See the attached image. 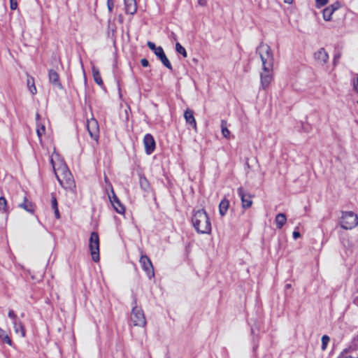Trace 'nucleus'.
<instances>
[{
	"label": "nucleus",
	"instance_id": "1",
	"mask_svg": "<svg viewBox=\"0 0 358 358\" xmlns=\"http://www.w3.org/2000/svg\"><path fill=\"white\" fill-rule=\"evenodd\" d=\"M50 162L59 184L66 189L73 190L76 187L75 181L64 160L54 152L50 157Z\"/></svg>",
	"mask_w": 358,
	"mask_h": 358
},
{
	"label": "nucleus",
	"instance_id": "2",
	"mask_svg": "<svg viewBox=\"0 0 358 358\" xmlns=\"http://www.w3.org/2000/svg\"><path fill=\"white\" fill-rule=\"evenodd\" d=\"M192 224L196 231L199 234H210L211 231V223L210 218L203 209L194 212L192 217Z\"/></svg>",
	"mask_w": 358,
	"mask_h": 358
},
{
	"label": "nucleus",
	"instance_id": "3",
	"mask_svg": "<svg viewBox=\"0 0 358 358\" xmlns=\"http://www.w3.org/2000/svg\"><path fill=\"white\" fill-rule=\"evenodd\" d=\"M257 53L259 55V57L262 64V69H270L273 68V53L271 47L266 43H261L257 48Z\"/></svg>",
	"mask_w": 358,
	"mask_h": 358
},
{
	"label": "nucleus",
	"instance_id": "4",
	"mask_svg": "<svg viewBox=\"0 0 358 358\" xmlns=\"http://www.w3.org/2000/svg\"><path fill=\"white\" fill-rule=\"evenodd\" d=\"M358 224V217L352 211L342 213L340 225L344 229H352Z\"/></svg>",
	"mask_w": 358,
	"mask_h": 358
},
{
	"label": "nucleus",
	"instance_id": "5",
	"mask_svg": "<svg viewBox=\"0 0 358 358\" xmlns=\"http://www.w3.org/2000/svg\"><path fill=\"white\" fill-rule=\"evenodd\" d=\"M89 248L92 260L95 262L99 261V238L96 232L91 233L89 240Z\"/></svg>",
	"mask_w": 358,
	"mask_h": 358
},
{
	"label": "nucleus",
	"instance_id": "6",
	"mask_svg": "<svg viewBox=\"0 0 358 358\" xmlns=\"http://www.w3.org/2000/svg\"><path fill=\"white\" fill-rule=\"evenodd\" d=\"M131 321L134 326L144 327L146 325V319L143 310L138 306L132 308L131 313Z\"/></svg>",
	"mask_w": 358,
	"mask_h": 358
},
{
	"label": "nucleus",
	"instance_id": "7",
	"mask_svg": "<svg viewBox=\"0 0 358 358\" xmlns=\"http://www.w3.org/2000/svg\"><path fill=\"white\" fill-rule=\"evenodd\" d=\"M140 265L142 269L145 272L148 278L151 279L155 275L154 268L150 258L141 252L139 259Z\"/></svg>",
	"mask_w": 358,
	"mask_h": 358
},
{
	"label": "nucleus",
	"instance_id": "8",
	"mask_svg": "<svg viewBox=\"0 0 358 358\" xmlns=\"http://www.w3.org/2000/svg\"><path fill=\"white\" fill-rule=\"evenodd\" d=\"M109 187L110 188L112 195L108 194V197L111 204L113 205L114 209L117 213H118L119 214H124L125 211L124 206L121 203V202L115 195L111 184H109Z\"/></svg>",
	"mask_w": 358,
	"mask_h": 358
},
{
	"label": "nucleus",
	"instance_id": "9",
	"mask_svg": "<svg viewBox=\"0 0 358 358\" xmlns=\"http://www.w3.org/2000/svg\"><path fill=\"white\" fill-rule=\"evenodd\" d=\"M273 68H271L268 70L262 69L260 73L261 86L264 90L268 87L273 80Z\"/></svg>",
	"mask_w": 358,
	"mask_h": 358
},
{
	"label": "nucleus",
	"instance_id": "10",
	"mask_svg": "<svg viewBox=\"0 0 358 358\" xmlns=\"http://www.w3.org/2000/svg\"><path fill=\"white\" fill-rule=\"evenodd\" d=\"M237 193L241 199L242 207L243 208H248L252 206V201L250 194L246 193L243 187L237 189Z\"/></svg>",
	"mask_w": 358,
	"mask_h": 358
},
{
	"label": "nucleus",
	"instance_id": "11",
	"mask_svg": "<svg viewBox=\"0 0 358 358\" xmlns=\"http://www.w3.org/2000/svg\"><path fill=\"white\" fill-rule=\"evenodd\" d=\"M87 128L90 136L94 139H97L99 131L98 122L94 118L88 120L87 122Z\"/></svg>",
	"mask_w": 358,
	"mask_h": 358
},
{
	"label": "nucleus",
	"instance_id": "12",
	"mask_svg": "<svg viewBox=\"0 0 358 358\" xmlns=\"http://www.w3.org/2000/svg\"><path fill=\"white\" fill-rule=\"evenodd\" d=\"M143 144L145 147V151L147 155H150L154 152L155 149V141L151 134H147L145 135L143 138Z\"/></svg>",
	"mask_w": 358,
	"mask_h": 358
},
{
	"label": "nucleus",
	"instance_id": "13",
	"mask_svg": "<svg viewBox=\"0 0 358 358\" xmlns=\"http://www.w3.org/2000/svg\"><path fill=\"white\" fill-rule=\"evenodd\" d=\"M314 59L320 65H324L329 60V55L324 50L321 48L314 53Z\"/></svg>",
	"mask_w": 358,
	"mask_h": 358
},
{
	"label": "nucleus",
	"instance_id": "14",
	"mask_svg": "<svg viewBox=\"0 0 358 358\" xmlns=\"http://www.w3.org/2000/svg\"><path fill=\"white\" fill-rule=\"evenodd\" d=\"M340 4L336 2L323 10L322 15L325 21H330L333 13L339 8Z\"/></svg>",
	"mask_w": 358,
	"mask_h": 358
},
{
	"label": "nucleus",
	"instance_id": "15",
	"mask_svg": "<svg viewBox=\"0 0 358 358\" xmlns=\"http://www.w3.org/2000/svg\"><path fill=\"white\" fill-rule=\"evenodd\" d=\"M155 55L160 59L162 63L169 69H172V66L171 62H169V59L166 56L164 50L162 47L159 46L158 49L157 50V52L155 53Z\"/></svg>",
	"mask_w": 358,
	"mask_h": 358
},
{
	"label": "nucleus",
	"instance_id": "16",
	"mask_svg": "<svg viewBox=\"0 0 358 358\" xmlns=\"http://www.w3.org/2000/svg\"><path fill=\"white\" fill-rule=\"evenodd\" d=\"M124 10L127 14L134 15L137 10L136 0H124Z\"/></svg>",
	"mask_w": 358,
	"mask_h": 358
},
{
	"label": "nucleus",
	"instance_id": "17",
	"mask_svg": "<svg viewBox=\"0 0 358 358\" xmlns=\"http://www.w3.org/2000/svg\"><path fill=\"white\" fill-rule=\"evenodd\" d=\"M184 117L186 122L192 126L194 130H196V122L194 117L193 111L190 109H187L185 111Z\"/></svg>",
	"mask_w": 358,
	"mask_h": 358
},
{
	"label": "nucleus",
	"instance_id": "18",
	"mask_svg": "<svg viewBox=\"0 0 358 358\" xmlns=\"http://www.w3.org/2000/svg\"><path fill=\"white\" fill-rule=\"evenodd\" d=\"M50 82L55 87L62 89V85L59 82V77L58 73L54 70H50L48 73Z\"/></svg>",
	"mask_w": 358,
	"mask_h": 358
},
{
	"label": "nucleus",
	"instance_id": "19",
	"mask_svg": "<svg viewBox=\"0 0 358 358\" xmlns=\"http://www.w3.org/2000/svg\"><path fill=\"white\" fill-rule=\"evenodd\" d=\"M13 328L15 332L20 334L21 337L24 338L25 336V329L21 322L15 320L13 322Z\"/></svg>",
	"mask_w": 358,
	"mask_h": 358
},
{
	"label": "nucleus",
	"instance_id": "20",
	"mask_svg": "<svg viewBox=\"0 0 358 358\" xmlns=\"http://www.w3.org/2000/svg\"><path fill=\"white\" fill-rule=\"evenodd\" d=\"M92 76H93L94 82L97 85L101 86L103 85V80H102L99 69L97 67H96L95 66H92Z\"/></svg>",
	"mask_w": 358,
	"mask_h": 358
},
{
	"label": "nucleus",
	"instance_id": "21",
	"mask_svg": "<svg viewBox=\"0 0 358 358\" xmlns=\"http://www.w3.org/2000/svg\"><path fill=\"white\" fill-rule=\"evenodd\" d=\"M287 217L284 213H278L275 218V222L278 229H281L286 223Z\"/></svg>",
	"mask_w": 358,
	"mask_h": 358
},
{
	"label": "nucleus",
	"instance_id": "22",
	"mask_svg": "<svg viewBox=\"0 0 358 358\" xmlns=\"http://www.w3.org/2000/svg\"><path fill=\"white\" fill-rule=\"evenodd\" d=\"M229 206V201L227 199H223L219 205V213L221 216L226 215Z\"/></svg>",
	"mask_w": 358,
	"mask_h": 358
},
{
	"label": "nucleus",
	"instance_id": "23",
	"mask_svg": "<svg viewBox=\"0 0 358 358\" xmlns=\"http://www.w3.org/2000/svg\"><path fill=\"white\" fill-rule=\"evenodd\" d=\"M39 115L36 114V120H37V124H36V133L38 138L41 140L42 136L45 134V127L43 124H41L38 121Z\"/></svg>",
	"mask_w": 358,
	"mask_h": 358
},
{
	"label": "nucleus",
	"instance_id": "24",
	"mask_svg": "<svg viewBox=\"0 0 358 358\" xmlns=\"http://www.w3.org/2000/svg\"><path fill=\"white\" fill-rule=\"evenodd\" d=\"M19 207L31 213H33L34 210L31 202L28 201L26 198L23 203L19 204Z\"/></svg>",
	"mask_w": 358,
	"mask_h": 358
},
{
	"label": "nucleus",
	"instance_id": "25",
	"mask_svg": "<svg viewBox=\"0 0 358 358\" xmlns=\"http://www.w3.org/2000/svg\"><path fill=\"white\" fill-rule=\"evenodd\" d=\"M27 86L29 87V90L30 92L32 94H36L37 90H36V86L34 85V78L31 77V76H28L27 77Z\"/></svg>",
	"mask_w": 358,
	"mask_h": 358
},
{
	"label": "nucleus",
	"instance_id": "26",
	"mask_svg": "<svg viewBox=\"0 0 358 358\" xmlns=\"http://www.w3.org/2000/svg\"><path fill=\"white\" fill-rule=\"evenodd\" d=\"M0 338L4 343H6L10 346L12 345V344H13L12 341L10 340V338L8 336L6 331L5 330L2 329L1 328H0Z\"/></svg>",
	"mask_w": 358,
	"mask_h": 358
},
{
	"label": "nucleus",
	"instance_id": "27",
	"mask_svg": "<svg viewBox=\"0 0 358 358\" xmlns=\"http://www.w3.org/2000/svg\"><path fill=\"white\" fill-rule=\"evenodd\" d=\"M221 129H222V134L223 136L226 138H229L231 133L227 127L226 121H224V120L222 121Z\"/></svg>",
	"mask_w": 358,
	"mask_h": 358
},
{
	"label": "nucleus",
	"instance_id": "28",
	"mask_svg": "<svg viewBox=\"0 0 358 358\" xmlns=\"http://www.w3.org/2000/svg\"><path fill=\"white\" fill-rule=\"evenodd\" d=\"M7 211V201L3 196L0 197V213H6Z\"/></svg>",
	"mask_w": 358,
	"mask_h": 358
},
{
	"label": "nucleus",
	"instance_id": "29",
	"mask_svg": "<svg viewBox=\"0 0 358 358\" xmlns=\"http://www.w3.org/2000/svg\"><path fill=\"white\" fill-rule=\"evenodd\" d=\"M176 50L178 53L182 55L183 57H187V52L179 43H176Z\"/></svg>",
	"mask_w": 358,
	"mask_h": 358
},
{
	"label": "nucleus",
	"instance_id": "30",
	"mask_svg": "<svg viewBox=\"0 0 358 358\" xmlns=\"http://www.w3.org/2000/svg\"><path fill=\"white\" fill-rule=\"evenodd\" d=\"M330 341V338L327 336V335H324L322 337V350H325L327 349V345L329 343Z\"/></svg>",
	"mask_w": 358,
	"mask_h": 358
},
{
	"label": "nucleus",
	"instance_id": "31",
	"mask_svg": "<svg viewBox=\"0 0 358 358\" xmlns=\"http://www.w3.org/2000/svg\"><path fill=\"white\" fill-rule=\"evenodd\" d=\"M139 183H140L141 187L145 190L147 189L149 187L148 181L143 176L140 177Z\"/></svg>",
	"mask_w": 358,
	"mask_h": 358
},
{
	"label": "nucleus",
	"instance_id": "32",
	"mask_svg": "<svg viewBox=\"0 0 358 358\" xmlns=\"http://www.w3.org/2000/svg\"><path fill=\"white\" fill-rule=\"evenodd\" d=\"M328 3V0H315V4L317 8H320Z\"/></svg>",
	"mask_w": 358,
	"mask_h": 358
},
{
	"label": "nucleus",
	"instance_id": "33",
	"mask_svg": "<svg viewBox=\"0 0 358 358\" xmlns=\"http://www.w3.org/2000/svg\"><path fill=\"white\" fill-rule=\"evenodd\" d=\"M107 7L108 10L110 13L113 12V7H114V1L113 0H107Z\"/></svg>",
	"mask_w": 358,
	"mask_h": 358
},
{
	"label": "nucleus",
	"instance_id": "34",
	"mask_svg": "<svg viewBox=\"0 0 358 358\" xmlns=\"http://www.w3.org/2000/svg\"><path fill=\"white\" fill-rule=\"evenodd\" d=\"M147 45L150 50L154 51L155 54L157 52V50L158 49V47H156V45L154 43L148 41Z\"/></svg>",
	"mask_w": 358,
	"mask_h": 358
},
{
	"label": "nucleus",
	"instance_id": "35",
	"mask_svg": "<svg viewBox=\"0 0 358 358\" xmlns=\"http://www.w3.org/2000/svg\"><path fill=\"white\" fill-rule=\"evenodd\" d=\"M51 206H52V208L53 210L58 208L57 201V199H56L55 196H52V197Z\"/></svg>",
	"mask_w": 358,
	"mask_h": 358
},
{
	"label": "nucleus",
	"instance_id": "36",
	"mask_svg": "<svg viewBox=\"0 0 358 358\" xmlns=\"http://www.w3.org/2000/svg\"><path fill=\"white\" fill-rule=\"evenodd\" d=\"M10 8L11 10H15L17 8V0H10Z\"/></svg>",
	"mask_w": 358,
	"mask_h": 358
},
{
	"label": "nucleus",
	"instance_id": "37",
	"mask_svg": "<svg viewBox=\"0 0 358 358\" xmlns=\"http://www.w3.org/2000/svg\"><path fill=\"white\" fill-rule=\"evenodd\" d=\"M8 315L9 318H10L11 320H13V322H14L15 320H17V315H15V313H14V311H13V310H9V312H8Z\"/></svg>",
	"mask_w": 358,
	"mask_h": 358
},
{
	"label": "nucleus",
	"instance_id": "38",
	"mask_svg": "<svg viewBox=\"0 0 358 358\" xmlns=\"http://www.w3.org/2000/svg\"><path fill=\"white\" fill-rule=\"evenodd\" d=\"M340 57H341L340 54H336L334 55V59H333V64L334 66H336L338 64Z\"/></svg>",
	"mask_w": 358,
	"mask_h": 358
},
{
	"label": "nucleus",
	"instance_id": "39",
	"mask_svg": "<svg viewBox=\"0 0 358 358\" xmlns=\"http://www.w3.org/2000/svg\"><path fill=\"white\" fill-rule=\"evenodd\" d=\"M353 85L354 88L356 90V92L358 93V75H357V77L353 80Z\"/></svg>",
	"mask_w": 358,
	"mask_h": 358
},
{
	"label": "nucleus",
	"instance_id": "40",
	"mask_svg": "<svg viewBox=\"0 0 358 358\" xmlns=\"http://www.w3.org/2000/svg\"><path fill=\"white\" fill-rule=\"evenodd\" d=\"M141 64L144 67H147L149 65V62H148V61L146 59H142L141 60Z\"/></svg>",
	"mask_w": 358,
	"mask_h": 358
},
{
	"label": "nucleus",
	"instance_id": "41",
	"mask_svg": "<svg viewBox=\"0 0 358 358\" xmlns=\"http://www.w3.org/2000/svg\"><path fill=\"white\" fill-rule=\"evenodd\" d=\"M198 4L201 6H206L207 5V2L206 0H198Z\"/></svg>",
	"mask_w": 358,
	"mask_h": 358
},
{
	"label": "nucleus",
	"instance_id": "42",
	"mask_svg": "<svg viewBox=\"0 0 358 358\" xmlns=\"http://www.w3.org/2000/svg\"><path fill=\"white\" fill-rule=\"evenodd\" d=\"M301 236V234L299 231H294L293 232V238L294 239H297L298 238H299Z\"/></svg>",
	"mask_w": 358,
	"mask_h": 358
},
{
	"label": "nucleus",
	"instance_id": "43",
	"mask_svg": "<svg viewBox=\"0 0 358 358\" xmlns=\"http://www.w3.org/2000/svg\"><path fill=\"white\" fill-rule=\"evenodd\" d=\"M54 212H55V217L57 219H59L60 217V214H59V209H55L54 210Z\"/></svg>",
	"mask_w": 358,
	"mask_h": 358
},
{
	"label": "nucleus",
	"instance_id": "44",
	"mask_svg": "<svg viewBox=\"0 0 358 358\" xmlns=\"http://www.w3.org/2000/svg\"><path fill=\"white\" fill-rule=\"evenodd\" d=\"M293 0H284V2L288 4L292 3Z\"/></svg>",
	"mask_w": 358,
	"mask_h": 358
},
{
	"label": "nucleus",
	"instance_id": "45",
	"mask_svg": "<svg viewBox=\"0 0 358 358\" xmlns=\"http://www.w3.org/2000/svg\"><path fill=\"white\" fill-rule=\"evenodd\" d=\"M286 287H287V288L290 287V285H286Z\"/></svg>",
	"mask_w": 358,
	"mask_h": 358
},
{
	"label": "nucleus",
	"instance_id": "46",
	"mask_svg": "<svg viewBox=\"0 0 358 358\" xmlns=\"http://www.w3.org/2000/svg\"><path fill=\"white\" fill-rule=\"evenodd\" d=\"M355 339L358 341V335L356 336V338Z\"/></svg>",
	"mask_w": 358,
	"mask_h": 358
},
{
	"label": "nucleus",
	"instance_id": "47",
	"mask_svg": "<svg viewBox=\"0 0 358 358\" xmlns=\"http://www.w3.org/2000/svg\"><path fill=\"white\" fill-rule=\"evenodd\" d=\"M357 104H358V101H357Z\"/></svg>",
	"mask_w": 358,
	"mask_h": 358
}]
</instances>
